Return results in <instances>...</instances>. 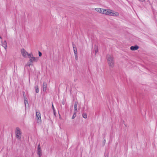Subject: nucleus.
<instances>
[{
    "instance_id": "c756f323",
    "label": "nucleus",
    "mask_w": 157,
    "mask_h": 157,
    "mask_svg": "<svg viewBox=\"0 0 157 157\" xmlns=\"http://www.w3.org/2000/svg\"><path fill=\"white\" fill-rule=\"evenodd\" d=\"M105 157H108V155H106Z\"/></svg>"
},
{
    "instance_id": "c85d7f7f",
    "label": "nucleus",
    "mask_w": 157,
    "mask_h": 157,
    "mask_svg": "<svg viewBox=\"0 0 157 157\" xmlns=\"http://www.w3.org/2000/svg\"><path fill=\"white\" fill-rule=\"evenodd\" d=\"M105 142H106V140H104V143H105Z\"/></svg>"
},
{
    "instance_id": "2eb2a0df",
    "label": "nucleus",
    "mask_w": 157,
    "mask_h": 157,
    "mask_svg": "<svg viewBox=\"0 0 157 157\" xmlns=\"http://www.w3.org/2000/svg\"><path fill=\"white\" fill-rule=\"evenodd\" d=\"M35 91L36 93L39 92V88L38 86H35Z\"/></svg>"
},
{
    "instance_id": "5701e85b",
    "label": "nucleus",
    "mask_w": 157,
    "mask_h": 157,
    "mask_svg": "<svg viewBox=\"0 0 157 157\" xmlns=\"http://www.w3.org/2000/svg\"><path fill=\"white\" fill-rule=\"evenodd\" d=\"M52 108L53 111H54V110H55V109L54 107V105H53V103H52Z\"/></svg>"
},
{
    "instance_id": "a211bd4d",
    "label": "nucleus",
    "mask_w": 157,
    "mask_h": 157,
    "mask_svg": "<svg viewBox=\"0 0 157 157\" xmlns=\"http://www.w3.org/2000/svg\"><path fill=\"white\" fill-rule=\"evenodd\" d=\"M73 48V50H77L76 47L75 46V45L74 44H72Z\"/></svg>"
},
{
    "instance_id": "9b49d317",
    "label": "nucleus",
    "mask_w": 157,
    "mask_h": 157,
    "mask_svg": "<svg viewBox=\"0 0 157 157\" xmlns=\"http://www.w3.org/2000/svg\"><path fill=\"white\" fill-rule=\"evenodd\" d=\"M33 60L32 58H31L28 62L27 64V65L28 66H30L31 65H32V63H33Z\"/></svg>"
},
{
    "instance_id": "ddd939ff",
    "label": "nucleus",
    "mask_w": 157,
    "mask_h": 157,
    "mask_svg": "<svg viewBox=\"0 0 157 157\" xmlns=\"http://www.w3.org/2000/svg\"><path fill=\"white\" fill-rule=\"evenodd\" d=\"M78 103L77 102H75L74 105L75 112H76L77 110V105Z\"/></svg>"
},
{
    "instance_id": "f257e3e1",
    "label": "nucleus",
    "mask_w": 157,
    "mask_h": 157,
    "mask_svg": "<svg viewBox=\"0 0 157 157\" xmlns=\"http://www.w3.org/2000/svg\"><path fill=\"white\" fill-rule=\"evenodd\" d=\"M103 14L106 15L114 16H117L119 15L118 12L109 9H104Z\"/></svg>"
},
{
    "instance_id": "6ab92c4d",
    "label": "nucleus",
    "mask_w": 157,
    "mask_h": 157,
    "mask_svg": "<svg viewBox=\"0 0 157 157\" xmlns=\"http://www.w3.org/2000/svg\"><path fill=\"white\" fill-rule=\"evenodd\" d=\"M75 58L76 60L78 59V54H75Z\"/></svg>"
},
{
    "instance_id": "4468645a",
    "label": "nucleus",
    "mask_w": 157,
    "mask_h": 157,
    "mask_svg": "<svg viewBox=\"0 0 157 157\" xmlns=\"http://www.w3.org/2000/svg\"><path fill=\"white\" fill-rule=\"evenodd\" d=\"M82 117L84 118H86L87 117V114L86 113H85L84 112H83L82 113Z\"/></svg>"
},
{
    "instance_id": "b1692460",
    "label": "nucleus",
    "mask_w": 157,
    "mask_h": 157,
    "mask_svg": "<svg viewBox=\"0 0 157 157\" xmlns=\"http://www.w3.org/2000/svg\"><path fill=\"white\" fill-rule=\"evenodd\" d=\"M139 1L141 2H144L145 0H138Z\"/></svg>"
},
{
    "instance_id": "7ed1b4c3",
    "label": "nucleus",
    "mask_w": 157,
    "mask_h": 157,
    "mask_svg": "<svg viewBox=\"0 0 157 157\" xmlns=\"http://www.w3.org/2000/svg\"><path fill=\"white\" fill-rule=\"evenodd\" d=\"M15 134L16 138L20 140L21 136V132L20 129L18 127H17L16 128Z\"/></svg>"
},
{
    "instance_id": "f8f14e48",
    "label": "nucleus",
    "mask_w": 157,
    "mask_h": 157,
    "mask_svg": "<svg viewBox=\"0 0 157 157\" xmlns=\"http://www.w3.org/2000/svg\"><path fill=\"white\" fill-rule=\"evenodd\" d=\"M24 104H25V107H26V104L27 103V104H28V99H27V98L26 97H25V96H24Z\"/></svg>"
},
{
    "instance_id": "393cba45",
    "label": "nucleus",
    "mask_w": 157,
    "mask_h": 157,
    "mask_svg": "<svg viewBox=\"0 0 157 157\" xmlns=\"http://www.w3.org/2000/svg\"><path fill=\"white\" fill-rule=\"evenodd\" d=\"M62 104L63 105H64L65 104V102L64 100H63L62 102Z\"/></svg>"
},
{
    "instance_id": "dca6fc26",
    "label": "nucleus",
    "mask_w": 157,
    "mask_h": 157,
    "mask_svg": "<svg viewBox=\"0 0 157 157\" xmlns=\"http://www.w3.org/2000/svg\"><path fill=\"white\" fill-rule=\"evenodd\" d=\"M29 56V58H32V57L33 55L32 54H28V53L27 54V55Z\"/></svg>"
},
{
    "instance_id": "20e7f679",
    "label": "nucleus",
    "mask_w": 157,
    "mask_h": 157,
    "mask_svg": "<svg viewBox=\"0 0 157 157\" xmlns=\"http://www.w3.org/2000/svg\"><path fill=\"white\" fill-rule=\"evenodd\" d=\"M36 120L37 122L39 123L41 121L40 113L39 111H36Z\"/></svg>"
},
{
    "instance_id": "bb28decb",
    "label": "nucleus",
    "mask_w": 157,
    "mask_h": 157,
    "mask_svg": "<svg viewBox=\"0 0 157 157\" xmlns=\"http://www.w3.org/2000/svg\"><path fill=\"white\" fill-rule=\"evenodd\" d=\"M98 49L95 50V53H96L98 52Z\"/></svg>"
},
{
    "instance_id": "412c9836",
    "label": "nucleus",
    "mask_w": 157,
    "mask_h": 157,
    "mask_svg": "<svg viewBox=\"0 0 157 157\" xmlns=\"http://www.w3.org/2000/svg\"><path fill=\"white\" fill-rule=\"evenodd\" d=\"M74 53L75 55L76 54H77V50H74Z\"/></svg>"
},
{
    "instance_id": "4be33fe9",
    "label": "nucleus",
    "mask_w": 157,
    "mask_h": 157,
    "mask_svg": "<svg viewBox=\"0 0 157 157\" xmlns=\"http://www.w3.org/2000/svg\"><path fill=\"white\" fill-rule=\"evenodd\" d=\"M39 56H42V53L40 52L39 51Z\"/></svg>"
},
{
    "instance_id": "7c9ffc66",
    "label": "nucleus",
    "mask_w": 157,
    "mask_h": 157,
    "mask_svg": "<svg viewBox=\"0 0 157 157\" xmlns=\"http://www.w3.org/2000/svg\"><path fill=\"white\" fill-rule=\"evenodd\" d=\"M0 39H2V37L1 36H0Z\"/></svg>"
},
{
    "instance_id": "6e6552de",
    "label": "nucleus",
    "mask_w": 157,
    "mask_h": 157,
    "mask_svg": "<svg viewBox=\"0 0 157 157\" xmlns=\"http://www.w3.org/2000/svg\"><path fill=\"white\" fill-rule=\"evenodd\" d=\"M2 45L5 49L6 50L7 48V44L6 40H5L3 42H2Z\"/></svg>"
},
{
    "instance_id": "1a4fd4ad",
    "label": "nucleus",
    "mask_w": 157,
    "mask_h": 157,
    "mask_svg": "<svg viewBox=\"0 0 157 157\" xmlns=\"http://www.w3.org/2000/svg\"><path fill=\"white\" fill-rule=\"evenodd\" d=\"M139 48L138 45H136L134 46H132L130 47V49L132 51L137 50Z\"/></svg>"
},
{
    "instance_id": "0eeeda50",
    "label": "nucleus",
    "mask_w": 157,
    "mask_h": 157,
    "mask_svg": "<svg viewBox=\"0 0 157 157\" xmlns=\"http://www.w3.org/2000/svg\"><path fill=\"white\" fill-rule=\"evenodd\" d=\"M47 83L45 82H43L42 87L43 90L44 92H45L47 90Z\"/></svg>"
},
{
    "instance_id": "39448f33",
    "label": "nucleus",
    "mask_w": 157,
    "mask_h": 157,
    "mask_svg": "<svg viewBox=\"0 0 157 157\" xmlns=\"http://www.w3.org/2000/svg\"><path fill=\"white\" fill-rule=\"evenodd\" d=\"M42 151L40 147V144H39L37 147V154L39 156V157H41Z\"/></svg>"
},
{
    "instance_id": "aec40b11",
    "label": "nucleus",
    "mask_w": 157,
    "mask_h": 157,
    "mask_svg": "<svg viewBox=\"0 0 157 157\" xmlns=\"http://www.w3.org/2000/svg\"><path fill=\"white\" fill-rule=\"evenodd\" d=\"M32 59H33V61H35L36 60V58L34 57H32Z\"/></svg>"
},
{
    "instance_id": "cd10ccee",
    "label": "nucleus",
    "mask_w": 157,
    "mask_h": 157,
    "mask_svg": "<svg viewBox=\"0 0 157 157\" xmlns=\"http://www.w3.org/2000/svg\"><path fill=\"white\" fill-rule=\"evenodd\" d=\"M53 111V113H54V115H56V112H55V110L54 111Z\"/></svg>"
},
{
    "instance_id": "423d86ee",
    "label": "nucleus",
    "mask_w": 157,
    "mask_h": 157,
    "mask_svg": "<svg viewBox=\"0 0 157 157\" xmlns=\"http://www.w3.org/2000/svg\"><path fill=\"white\" fill-rule=\"evenodd\" d=\"M21 52L22 55L24 57H26L28 53L24 48L21 49Z\"/></svg>"
},
{
    "instance_id": "f03ea898",
    "label": "nucleus",
    "mask_w": 157,
    "mask_h": 157,
    "mask_svg": "<svg viewBox=\"0 0 157 157\" xmlns=\"http://www.w3.org/2000/svg\"><path fill=\"white\" fill-rule=\"evenodd\" d=\"M108 63L109 66L112 68L114 66V60L113 57L109 55H107L106 56Z\"/></svg>"
},
{
    "instance_id": "a878e982",
    "label": "nucleus",
    "mask_w": 157,
    "mask_h": 157,
    "mask_svg": "<svg viewBox=\"0 0 157 157\" xmlns=\"http://www.w3.org/2000/svg\"><path fill=\"white\" fill-rule=\"evenodd\" d=\"M22 93H23V97H24V96H25V92H24V91H23L22 92Z\"/></svg>"
},
{
    "instance_id": "9d476101",
    "label": "nucleus",
    "mask_w": 157,
    "mask_h": 157,
    "mask_svg": "<svg viewBox=\"0 0 157 157\" xmlns=\"http://www.w3.org/2000/svg\"><path fill=\"white\" fill-rule=\"evenodd\" d=\"M95 10L103 14L104 9L100 8H97L95 9Z\"/></svg>"
},
{
    "instance_id": "f3484780",
    "label": "nucleus",
    "mask_w": 157,
    "mask_h": 157,
    "mask_svg": "<svg viewBox=\"0 0 157 157\" xmlns=\"http://www.w3.org/2000/svg\"><path fill=\"white\" fill-rule=\"evenodd\" d=\"M76 112H75L74 113L72 117V119H73L75 118L76 117Z\"/></svg>"
}]
</instances>
